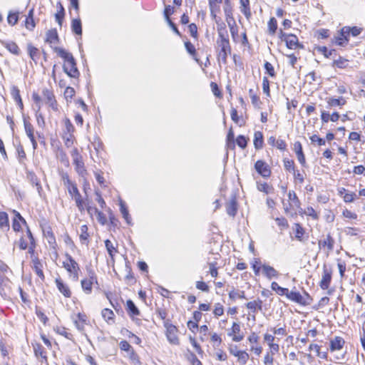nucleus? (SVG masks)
<instances>
[{
  "instance_id": "nucleus-1",
  "label": "nucleus",
  "mask_w": 365,
  "mask_h": 365,
  "mask_svg": "<svg viewBox=\"0 0 365 365\" xmlns=\"http://www.w3.org/2000/svg\"><path fill=\"white\" fill-rule=\"evenodd\" d=\"M54 51L64 60L63 65V71L71 78H78L80 76V72L78 70L76 62L72 53L68 52L63 48L55 47Z\"/></svg>"
},
{
  "instance_id": "nucleus-2",
  "label": "nucleus",
  "mask_w": 365,
  "mask_h": 365,
  "mask_svg": "<svg viewBox=\"0 0 365 365\" xmlns=\"http://www.w3.org/2000/svg\"><path fill=\"white\" fill-rule=\"evenodd\" d=\"M216 43L218 48L217 60L226 64L227 56L231 53L229 38H217Z\"/></svg>"
},
{
  "instance_id": "nucleus-3",
  "label": "nucleus",
  "mask_w": 365,
  "mask_h": 365,
  "mask_svg": "<svg viewBox=\"0 0 365 365\" xmlns=\"http://www.w3.org/2000/svg\"><path fill=\"white\" fill-rule=\"evenodd\" d=\"M71 155L73 158V163L75 165L76 171L81 177H85L87 175V171L85 168L82 155L79 153L77 148H73Z\"/></svg>"
},
{
  "instance_id": "nucleus-4",
  "label": "nucleus",
  "mask_w": 365,
  "mask_h": 365,
  "mask_svg": "<svg viewBox=\"0 0 365 365\" xmlns=\"http://www.w3.org/2000/svg\"><path fill=\"white\" fill-rule=\"evenodd\" d=\"M87 271L88 277L81 281V287L84 292L89 294L92 292V285L94 283L98 284V281L95 272L92 269Z\"/></svg>"
},
{
  "instance_id": "nucleus-5",
  "label": "nucleus",
  "mask_w": 365,
  "mask_h": 365,
  "mask_svg": "<svg viewBox=\"0 0 365 365\" xmlns=\"http://www.w3.org/2000/svg\"><path fill=\"white\" fill-rule=\"evenodd\" d=\"M66 260L63 262V267L77 279L78 277L79 266L73 257L67 254Z\"/></svg>"
},
{
  "instance_id": "nucleus-6",
  "label": "nucleus",
  "mask_w": 365,
  "mask_h": 365,
  "mask_svg": "<svg viewBox=\"0 0 365 365\" xmlns=\"http://www.w3.org/2000/svg\"><path fill=\"white\" fill-rule=\"evenodd\" d=\"M42 97L46 104L48 105L53 110H58V103L52 91L48 88H43L42 91Z\"/></svg>"
},
{
  "instance_id": "nucleus-7",
  "label": "nucleus",
  "mask_w": 365,
  "mask_h": 365,
  "mask_svg": "<svg viewBox=\"0 0 365 365\" xmlns=\"http://www.w3.org/2000/svg\"><path fill=\"white\" fill-rule=\"evenodd\" d=\"M227 335L231 336L233 341L240 342L244 339V334L241 331L240 324L237 322H233L232 326L227 332Z\"/></svg>"
},
{
  "instance_id": "nucleus-8",
  "label": "nucleus",
  "mask_w": 365,
  "mask_h": 365,
  "mask_svg": "<svg viewBox=\"0 0 365 365\" xmlns=\"http://www.w3.org/2000/svg\"><path fill=\"white\" fill-rule=\"evenodd\" d=\"M166 336L170 343L173 344H178L179 339L176 334L177 328L173 324H166Z\"/></svg>"
},
{
  "instance_id": "nucleus-9",
  "label": "nucleus",
  "mask_w": 365,
  "mask_h": 365,
  "mask_svg": "<svg viewBox=\"0 0 365 365\" xmlns=\"http://www.w3.org/2000/svg\"><path fill=\"white\" fill-rule=\"evenodd\" d=\"M332 42L340 46H345L349 43V36L346 33H344L343 27L341 30L333 37Z\"/></svg>"
},
{
  "instance_id": "nucleus-10",
  "label": "nucleus",
  "mask_w": 365,
  "mask_h": 365,
  "mask_svg": "<svg viewBox=\"0 0 365 365\" xmlns=\"http://www.w3.org/2000/svg\"><path fill=\"white\" fill-rule=\"evenodd\" d=\"M255 168L257 172L264 178L269 177L271 175V170L268 165L262 160H257L255 163Z\"/></svg>"
},
{
  "instance_id": "nucleus-11",
  "label": "nucleus",
  "mask_w": 365,
  "mask_h": 365,
  "mask_svg": "<svg viewBox=\"0 0 365 365\" xmlns=\"http://www.w3.org/2000/svg\"><path fill=\"white\" fill-rule=\"evenodd\" d=\"M326 101L327 103V108H332L337 106L341 107L346 103V101L343 97H339L337 98L334 97H329L326 98Z\"/></svg>"
},
{
  "instance_id": "nucleus-12",
  "label": "nucleus",
  "mask_w": 365,
  "mask_h": 365,
  "mask_svg": "<svg viewBox=\"0 0 365 365\" xmlns=\"http://www.w3.org/2000/svg\"><path fill=\"white\" fill-rule=\"evenodd\" d=\"M43 234L44 237L46 239L48 243L52 248H55L56 246V241L52 229L50 226H47L43 229Z\"/></svg>"
},
{
  "instance_id": "nucleus-13",
  "label": "nucleus",
  "mask_w": 365,
  "mask_h": 365,
  "mask_svg": "<svg viewBox=\"0 0 365 365\" xmlns=\"http://www.w3.org/2000/svg\"><path fill=\"white\" fill-rule=\"evenodd\" d=\"M73 322L78 330L83 331L85 325L87 324V316L83 313H78L76 314V318L73 319Z\"/></svg>"
},
{
  "instance_id": "nucleus-14",
  "label": "nucleus",
  "mask_w": 365,
  "mask_h": 365,
  "mask_svg": "<svg viewBox=\"0 0 365 365\" xmlns=\"http://www.w3.org/2000/svg\"><path fill=\"white\" fill-rule=\"evenodd\" d=\"M286 297L291 301L299 304L306 305L307 304L305 298L302 297L299 292L289 291L288 289V294H286Z\"/></svg>"
},
{
  "instance_id": "nucleus-15",
  "label": "nucleus",
  "mask_w": 365,
  "mask_h": 365,
  "mask_svg": "<svg viewBox=\"0 0 365 365\" xmlns=\"http://www.w3.org/2000/svg\"><path fill=\"white\" fill-rule=\"evenodd\" d=\"M215 21L217 24V30L218 34L217 38H229L225 24L223 21H222L220 18H217V16Z\"/></svg>"
},
{
  "instance_id": "nucleus-16",
  "label": "nucleus",
  "mask_w": 365,
  "mask_h": 365,
  "mask_svg": "<svg viewBox=\"0 0 365 365\" xmlns=\"http://www.w3.org/2000/svg\"><path fill=\"white\" fill-rule=\"evenodd\" d=\"M1 43L12 54L16 56L20 54V48L15 42L11 41H1Z\"/></svg>"
},
{
  "instance_id": "nucleus-17",
  "label": "nucleus",
  "mask_w": 365,
  "mask_h": 365,
  "mask_svg": "<svg viewBox=\"0 0 365 365\" xmlns=\"http://www.w3.org/2000/svg\"><path fill=\"white\" fill-rule=\"evenodd\" d=\"M56 284L58 289V291L66 297H70L71 295V292L68 287V286L65 284L61 278L56 279Z\"/></svg>"
},
{
  "instance_id": "nucleus-18",
  "label": "nucleus",
  "mask_w": 365,
  "mask_h": 365,
  "mask_svg": "<svg viewBox=\"0 0 365 365\" xmlns=\"http://www.w3.org/2000/svg\"><path fill=\"white\" fill-rule=\"evenodd\" d=\"M227 213L232 217H235L237 211V203L235 196H232L226 204Z\"/></svg>"
},
{
  "instance_id": "nucleus-19",
  "label": "nucleus",
  "mask_w": 365,
  "mask_h": 365,
  "mask_svg": "<svg viewBox=\"0 0 365 365\" xmlns=\"http://www.w3.org/2000/svg\"><path fill=\"white\" fill-rule=\"evenodd\" d=\"M262 269L264 275L269 279L272 278H277L279 275L278 271L268 264L262 265Z\"/></svg>"
},
{
  "instance_id": "nucleus-20",
  "label": "nucleus",
  "mask_w": 365,
  "mask_h": 365,
  "mask_svg": "<svg viewBox=\"0 0 365 365\" xmlns=\"http://www.w3.org/2000/svg\"><path fill=\"white\" fill-rule=\"evenodd\" d=\"M331 280V272L327 269H324L322 277L320 282V287L322 289H327Z\"/></svg>"
},
{
  "instance_id": "nucleus-21",
  "label": "nucleus",
  "mask_w": 365,
  "mask_h": 365,
  "mask_svg": "<svg viewBox=\"0 0 365 365\" xmlns=\"http://www.w3.org/2000/svg\"><path fill=\"white\" fill-rule=\"evenodd\" d=\"M222 0H209L210 15L213 19H216L217 14L220 11V4Z\"/></svg>"
},
{
  "instance_id": "nucleus-22",
  "label": "nucleus",
  "mask_w": 365,
  "mask_h": 365,
  "mask_svg": "<svg viewBox=\"0 0 365 365\" xmlns=\"http://www.w3.org/2000/svg\"><path fill=\"white\" fill-rule=\"evenodd\" d=\"M224 11H225L226 21H227L228 26L230 27V31H231L232 34H234V32L232 31L233 28L230 21V20L234 21V18H233V14H232V9L231 6L229 4L228 0L225 1V6L224 7Z\"/></svg>"
},
{
  "instance_id": "nucleus-23",
  "label": "nucleus",
  "mask_w": 365,
  "mask_h": 365,
  "mask_svg": "<svg viewBox=\"0 0 365 365\" xmlns=\"http://www.w3.org/2000/svg\"><path fill=\"white\" fill-rule=\"evenodd\" d=\"M294 150L297 154V159L299 162L301 163V165L303 167L306 166V160L305 156L304 155L303 150H302V146L300 142L297 141L294 143Z\"/></svg>"
},
{
  "instance_id": "nucleus-24",
  "label": "nucleus",
  "mask_w": 365,
  "mask_h": 365,
  "mask_svg": "<svg viewBox=\"0 0 365 365\" xmlns=\"http://www.w3.org/2000/svg\"><path fill=\"white\" fill-rule=\"evenodd\" d=\"M344 343L345 341L342 337L335 336L330 341V350L331 351L340 350L343 348Z\"/></svg>"
},
{
  "instance_id": "nucleus-25",
  "label": "nucleus",
  "mask_w": 365,
  "mask_h": 365,
  "mask_svg": "<svg viewBox=\"0 0 365 365\" xmlns=\"http://www.w3.org/2000/svg\"><path fill=\"white\" fill-rule=\"evenodd\" d=\"M287 48L290 49H296L297 47H302L299 43L298 38L296 35L289 34L285 41Z\"/></svg>"
},
{
  "instance_id": "nucleus-26",
  "label": "nucleus",
  "mask_w": 365,
  "mask_h": 365,
  "mask_svg": "<svg viewBox=\"0 0 365 365\" xmlns=\"http://www.w3.org/2000/svg\"><path fill=\"white\" fill-rule=\"evenodd\" d=\"M58 35L56 29H50L46 34V41L50 44L58 42Z\"/></svg>"
},
{
  "instance_id": "nucleus-27",
  "label": "nucleus",
  "mask_w": 365,
  "mask_h": 365,
  "mask_svg": "<svg viewBox=\"0 0 365 365\" xmlns=\"http://www.w3.org/2000/svg\"><path fill=\"white\" fill-rule=\"evenodd\" d=\"M362 28L361 27H358V26H344L343 27V31H344V33H346V35H348V36L349 37L350 36H353V37H356L358 36L359 35L361 34V33L362 32Z\"/></svg>"
},
{
  "instance_id": "nucleus-28",
  "label": "nucleus",
  "mask_w": 365,
  "mask_h": 365,
  "mask_svg": "<svg viewBox=\"0 0 365 365\" xmlns=\"http://www.w3.org/2000/svg\"><path fill=\"white\" fill-rule=\"evenodd\" d=\"M334 245V240L331 237V236L329 234L327 235L324 240H319V247H327L329 251L333 250Z\"/></svg>"
},
{
  "instance_id": "nucleus-29",
  "label": "nucleus",
  "mask_w": 365,
  "mask_h": 365,
  "mask_svg": "<svg viewBox=\"0 0 365 365\" xmlns=\"http://www.w3.org/2000/svg\"><path fill=\"white\" fill-rule=\"evenodd\" d=\"M33 262V269L35 271L36 274L41 278V279H44V274L43 272V265L39 261L38 258H35L32 260Z\"/></svg>"
},
{
  "instance_id": "nucleus-30",
  "label": "nucleus",
  "mask_w": 365,
  "mask_h": 365,
  "mask_svg": "<svg viewBox=\"0 0 365 365\" xmlns=\"http://www.w3.org/2000/svg\"><path fill=\"white\" fill-rule=\"evenodd\" d=\"M58 12L55 14V19L58 24L61 26L65 16V10L61 2H57Z\"/></svg>"
},
{
  "instance_id": "nucleus-31",
  "label": "nucleus",
  "mask_w": 365,
  "mask_h": 365,
  "mask_svg": "<svg viewBox=\"0 0 365 365\" xmlns=\"http://www.w3.org/2000/svg\"><path fill=\"white\" fill-rule=\"evenodd\" d=\"M61 178L63 181L64 185L67 187L68 193L70 195H73V191L72 190V188L73 187H77L75 183H73L69 178L68 175L66 173H63L61 174Z\"/></svg>"
},
{
  "instance_id": "nucleus-32",
  "label": "nucleus",
  "mask_w": 365,
  "mask_h": 365,
  "mask_svg": "<svg viewBox=\"0 0 365 365\" xmlns=\"http://www.w3.org/2000/svg\"><path fill=\"white\" fill-rule=\"evenodd\" d=\"M331 66L339 68H346L349 66V60L344 57L339 56L337 58H334Z\"/></svg>"
},
{
  "instance_id": "nucleus-33",
  "label": "nucleus",
  "mask_w": 365,
  "mask_h": 365,
  "mask_svg": "<svg viewBox=\"0 0 365 365\" xmlns=\"http://www.w3.org/2000/svg\"><path fill=\"white\" fill-rule=\"evenodd\" d=\"M105 246L106 250L110 257L112 262H114V255L118 252V249L116 247L113 245L110 240H105Z\"/></svg>"
},
{
  "instance_id": "nucleus-34",
  "label": "nucleus",
  "mask_w": 365,
  "mask_h": 365,
  "mask_svg": "<svg viewBox=\"0 0 365 365\" xmlns=\"http://www.w3.org/2000/svg\"><path fill=\"white\" fill-rule=\"evenodd\" d=\"M119 205H120V212H121L123 218L125 219V220L126 221L128 225H131V217L128 213V210L125 206V202L120 200Z\"/></svg>"
},
{
  "instance_id": "nucleus-35",
  "label": "nucleus",
  "mask_w": 365,
  "mask_h": 365,
  "mask_svg": "<svg viewBox=\"0 0 365 365\" xmlns=\"http://www.w3.org/2000/svg\"><path fill=\"white\" fill-rule=\"evenodd\" d=\"M71 30L77 35L82 34V25L80 19H74L71 21Z\"/></svg>"
},
{
  "instance_id": "nucleus-36",
  "label": "nucleus",
  "mask_w": 365,
  "mask_h": 365,
  "mask_svg": "<svg viewBox=\"0 0 365 365\" xmlns=\"http://www.w3.org/2000/svg\"><path fill=\"white\" fill-rule=\"evenodd\" d=\"M263 135L260 131H256L254 135V146L257 150L261 149L263 146Z\"/></svg>"
},
{
  "instance_id": "nucleus-37",
  "label": "nucleus",
  "mask_w": 365,
  "mask_h": 365,
  "mask_svg": "<svg viewBox=\"0 0 365 365\" xmlns=\"http://www.w3.org/2000/svg\"><path fill=\"white\" fill-rule=\"evenodd\" d=\"M9 269V267L4 264H0V285L6 286L7 283L9 282V280L7 277L4 276V274Z\"/></svg>"
},
{
  "instance_id": "nucleus-38",
  "label": "nucleus",
  "mask_w": 365,
  "mask_h": 365,
  "mask_svg": "<svg viewBox=\"0 0 365 365\" xmlns=\"http://www.w3.org/2000/svg\"><path fill=\"white\" fill-rule=\"evenodd\" d=\"M80 230L81 234L79 238L81 243L88 245L89 237V234L88 233V226L86 225H81Z\"/></svg>"
},
{
  "instance_id": "nucleus-39",
  "label": "nucleus",
  "mask_w": 365,
  "mask_h": 365,
  "mask_svg": "<svg viewBox=\"0 0 365 365\" xmlns=\"http://www.w3.org/2000/svg\"><path fill=\"white\" fill-rule=\"evenodd\" d=\"M101 315L103 318L108 323L112 324L114 322L113 317H114V313L110 309H103L101 312Z\"/></svg>"
},
{
  "instance_id": "nucleus-40",
  "label": "nucleus",
  "mask_w": 365,
  "mask_h": 365,
  "mask_svg": "<svg viewBox=\"0 0 365 365\" xmlns=\"http://www.w3.org/2000/svg\"><path fill=\"white\" fill-rule=\"evenodd\" d=\"M262 301L261 299H257L247 303L246 307L253 312H255L257 310L262 309Z\"/></svg>"
},
{
  "instance_id": "nucleus-41",
  "label": "nucleus",
  "mask_w": 365,
  "mask_h": 365,
  "mask_svg": "<svg viewBox=\"0 0 365 365\" xmlns=\"http://www.w3.org/2000/svg\"><path fill=\"white\" fill-rule=\"evenodd\" d=\"M0 227L3 230H9V217L5 212H0Z\"/></svg>"
},
{
  "instance_id": "nucleus-42",
  "label": "nucleus",
  "mask_w": 365,
  "mask_h": 365,
  "mask_svg": "<svg viewBox=\"0 0 365 365\" xmlns=\"http://www.w3.org/2000/svg\"><path fill=\"white\" fill-rule=\"evenodd\" d=\"M128 314L131 316H138L140 312L134 302L131 299H128L126 302Z\"/></svg>"
},
{
  "instance_id": "nucleus-43",
  "label": "nucleus",
  "mask_w": 365,
  "mask_h": 365,
  "mask_svg": "<svg viewBox=\"0 0 365 365\" xmlns=\"http://www.w3.org/2000/svg\"><path fill=\"white\" fill-rule=\"evenodd\" d=\"M185 46L187 52L192 56L195 61L199 63V59L196 57V49L195 46L190 41H185Z\"/></svg>"
},
{
  "instance_id": "nucleus-44",
  "label": "nucleus",
  "mask_w": 365,
  "mask_h": 365,
  "mask_svg": "<svg viewBox=\"0 0 365 365\" xmlns=\"http://www.w3.org/2000/svg\"><path fill=\"white\" fill-rule=\"evenodd\" d=\"M11 95L14 101L17 103L21 109L23 108V103L20 96L19 90L17 87L14 86L11 90Z\"/></svg>"
},
{
  "instance_id": "nucleus-45",
  "label": "nucleus",
  "mask_w": 365,
  "mask_h": 365,
  "mask_svg": "<svg viewBox=\"0 0 365 365\" xmlns=\"http://www.w3.org/2000/svg\"><path fill=\"white\" fill-rule=\"evenodd\" d=\"M27 49H28V53H29V55L30 58L35 63H36L37 59L38 58V56H39V53H38V48H36V47H34L31 44H29L28 47H27Z\"/></svg>"
},
{
  "instance_id": "nucleus-46",
  "label": "nucleus",
  "mask_w": 365,
  "mask_h": 365,
  "mask_svg": "<svg viewBox=\"0 0 365 365\" xmlns=\"http://www.w3.org/2000/svg\"><path fill=\"white\" fill-rule=\"evenodd\" d=\"M319 51L326 57V58H334L336 56V51L335 49L328 50L326 46H322L319 48Z\"/></svg>"
},
{
  "instance_id": "nucleus-47",
  "label": "nucleus",
  "mask_w": 365,
  "mask_h": 365,
  "mask_svg": "<svg viewBox=\"0 0 365 365\" xmlns=\"http://www.w3.org/2000/svg\"><path fill=\"white\" fill-rule=\"evenodd\" d=\"M19 21V12H13L10 11L7 16L8 24L11 26H14Z\"/></svg>"
},
{
  "instance_id": "nucleus-48",
  "label": "nucleus",
  "mask_w": 365,
  "mask_h": 365,
  "mask_svg": "<svg viewBox=\"0 0 365 365\" xmlns=\"http://www.w3.org/2000/svg\"><path fill=\"white\" fill-rule=\"evenodd\" d=\"M271 288L276 291L279 295H285L288 294V289L280 287L276 282H273L271 284Z\"/></svg>"
},
{
  "instance_id": "nucleus-49",
  "label": "nucleus",
  "mask_w": 365,
  "mask_h": 365,
  "mask_svg": "<svg viewBox=\"0 0 365 365\" xmlns=\"http://www.w3.org/2000/svg\"><path fill=\"white\" fill-rule=\"evenodd\" d=\"M24 125L28 138H31L32 137H34V130L33 125L26 119L24 120Z\"/></svg>"
},
{
  "instance_id": "nucleus-50",
  "label": "nucleus",
  "mask_w": 365,
  "mask_h": 365,
  "mask_svg": "<svg viewBox=\"0 0 365 365\" xmlns=\"http://www.w3.org/2000/svg\"><path fill=\"white\" fill-rule=\"evenodd\" d=\"M43 97L40 96L37 93L34 92L32 93V100L34 101L37 110L39 111L43 105Z\"/></svg>"
},
{
  "instance_id": "nucleus-51",
  "label": "nucleus",
  "mask_w": 365,
  "mask_h": 365,
  "mask_svg": "<svg viewBox=\"0 0 365 365\" xmlns=\"http://www.w3.org/2000/svg\"><path fill=\"white\" fill-rule=\"evenodd\" d=\"M277 29V20L272 17L268 22V31L269 34L271 35H274Z\"/></svg>"
},
{
  "instance_id": "nucleus-52",
  "label": "nucleus",
  "mask_w": 365,
  "mask_h": 365,
  "mask_svg": "<svg viewBox=\"0 0 365 365\" xmlns=\"http://www.w3.org/2000/svg\"><path fill=\"white\" fill-rule=\"evenodd\" d=\"M229 297L232 300H235L237 298L245 299V293L244 291H236L232 289L229 292Z\"/></svg>"
},
{
  "instance_id": "nucleus-53",
  "label": "nucleus",
  "mask_w": 365,
  "mask_h": 365,
  "mask_svg": "<svg viewBox=\"0 0 365 365\" xmlns=\"http://www.w3.org/2000/svg\"><path fill=\"white\" fill-rule=\"evenodd\" d=\"M289 200L292 202V204L297 207H299L300 205V202L297 196L296 193L294 191H289L288 193Z\"/></svg>"
},
{
  "instance_id": "nucleus-54",
  "label": "nucleus",
  "mask_w": 365,
  "mask_h": 365,
  "mask_svg": "<svg viewBox=\"0 0 365 365\" xmlns=\"http://www.w3.org/2000/svg\"><path fill=\"white\" fill-rule=\"evenodd\" d=\"M34 352L36 356H41L43 359H46V351L44 348L41 344H36L34 346Z\"/></svg>"
},
{
  "instance_id": "nucleus-55",
  "label": "nucleus",
  "mask_w": 365,
  "mask_h": 365,
  "mask_svg": "<svg viewBox=\"0 0 365 365\" xmlns=\"http://www.w3.org/2000/svg\"><path fill=\"white\" fill-rule=\"evenodd\" d=\"M252 267L254 270L255 275H259L261 269V261L259 258H254L252 263Z\"/></svg>"
},
{
  "instance_id": "nucleus-56",
  "label": "nucleus",
  "mask_w": 365,
  "mask_h": 365,
  "mask_svg": "<svg viewBox=\"0 0 365 365\" xmlns=\"http://www.w3.org/2000/svg\"><path fill=\"white\" fill-rule=\"evenodd\" d=\"M237 145L242 149L247 147V139L244 135H238L236 138Z\"/></svg>"
},
{
  "instance_id": "nucleus-57",
  "label": "nucleus",
  "mask_w": 365,
  "mask_h": 365,
  "mask_svg": "<svg viewBox=\"0 0 365 365\" xmlns=\"http://www.w3.org/2000/svg\"><path fill=\"white\" fill-rule=\"evenodd\" d=\"M63 95L67 101H71L75 95L74 88L70 86H67L65 89Z\"/></svg>"
},
{
  "instance_id": "nucleus-58",
  "label": "nucleus",
  "mask_w": 365,
  "mask_h": 365,
  "mask_svg": "<svg viewBox=\"0 0 365 365\" xmlns=\"http://www.w3.org/2000/svg\"><path fill=\"white\" fill-rule=\"evenodd\" d=\"M296 230H295V237L299 240L302 241V237L304 234V230L303 227L299 224H295Z\"/></svg>"
},
{
  "instance_id": "nucleus-59",
  "label": "nucleus",
  "mask_w": 365,
  "mask_h": 365,
  "mask_svg": "<svg viewBox=\"0 0 365 365\" xmlns=\"http://www.w3.org/2000/svg\"><path fill=\"white\" fill-rule=\"evenodd\" d=\"M357 197V195L352 192H346L343 195V199L345 202H352Z\"/></svg>"
},
{
  "instance_id": "nucleus-60",
  "label": "nucleus",
  "mask_w": 365,
  "mask_h": 365,
  "mask_svg": "<svg viewBox=\"0 0 365 365\" xmlns=\"http://www.w3.org/2000/svg\"><path fill=\"white\" fill-rule=\"evenodd\" d=\"M249 354L245 351H240L237 356L238 361L242 364H245L249 359Z\"/></svg>"
},
{
  "instance_id": "nucleus-61",
  "label": "nucleus",
  "mask_w": 365,
  "mask_h": 365,
  "mask_svg": "<svg viewBox=\"0 0 365 365\" xmlns=\"http://www.w3.org/2000/svg\"><path fill=\"white\" fill-rule=\"evenodd\" d=\"M284 168L289 172H294V163L292 160L286 159L284 160Z\"/></svg>"
},
{
  "instance_id": "nucleus-62",
  "label": "nucleus",
  "mask_w": 365,
  "mask_h": 365,
  "mask_svg": "<svg viewBox=\"0 0 365 365\" xmlns=\"http://www.w3.org/2000/svg\"><path fill=\"white\" fill-rule=\"evenodd\" d=\"M262 89H263V92L267 95V96H270L269 82L267 77H263Z\"/></svg>"
},
{
  "instance_id": "nucleus-63",
  "label": "nucleus",
  "mask_w": 365,
  "mask_h": 365,
  "mask_svg": "<svg viewBox=\"0 0 365 365\" xmlns=\"http://www.w3.org/2000/svg\"><path fill=\"white\" fill-rule=\"evenodd\" d=\"M223 313H224L223 306L220 303L215 304L213 314L216 317H220V316H222L223 314Z\"/></svg>"
},
{
  "instance_id": "nucleus-64",
  "label": "nucleus",
  "mask_w": 365,
  "mask_h": 365,
  "mask_svg": "<svg viewBox=\"0 0 365 365\" xmlns=\"http://www.w3.org/2000/svg\"><path fill=\"white\" fill-rule=\"evenodd\" d=\"M264 68L267 73L269 74L271 77H274L275 76L274 67L269 62H265Z\"/></svg>"
}]
</instances>
